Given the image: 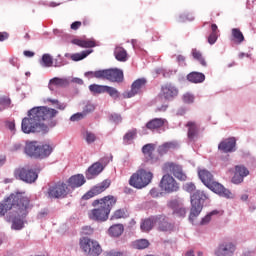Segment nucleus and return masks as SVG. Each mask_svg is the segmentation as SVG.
<instances>
[{"instance_id": "nucleus-11", "label": "nucleus", "mask_w": 256, "mask_h": 256, "mask_svg": "<svg viewBox=\"0 0 256 256\" xmlns=\"http://www.w3.org/2000/svg\"><path fill=\"white\" fill-rule=\"evenodd\" d=\"M164 173H172L179 181H187V175L183 173V168L173 162H168L163 165Z\"/></svg>"}, {"instance_id": "nucleus-26", "label": "nucleus", "mask_w": 256, "mask_h": 256, "mask_svg": "<svg viewBox=\"0 0 256 256\" xmlns=\"http://www.w3.org/2000/svg\"><path fill=\"white\" fill-rule=\"evenodd\" d=\"M53 153V147L49 144L39 145L38 146V159H46Z\"/></svg>"}, {"instance_id": "nucleus-47", "label": "nucleus", "mask_w": 256, "mask_h": 256, "mask_svg": "<svg viewBox=\"0 0 256 256\" xmlns=\"http://www.w3.org/2000/svg\"><path fill=\"white\" fill-rule=\"evenodd\" d=\"M195 17H193V14H182L179 16L180 23H185V21H193Z\"/></svg>"}, {"instance_id": "nucleus-6", "label": "nucleus", "mask_w": 256, "mask_h": 256, "mask_svg": "<svg viewBox=\"0 0 256 256\" xmlns=\"http://www.w3.org/2000/svg\"><path fill=\"white\" fill-rule=\"evenodd\" d=\"M207 199V194L203 191L197 190L191 195V209L189 215V221L193 223L196 217L201 215V211H203V203H205Z\"/></svg>"}, {"instance_id": "nucleus-29", "label": "nucleus", "mask_w": 256, "mask_h": 256, "mask_svg": "<svg viewBox=\"0 0 256 256\" xmlns=\"http://www.w3.org/2000/svg\"><path fill=\"white\" fill-rule=\"evenodd\" d=\"M187 79L190 83H203V81H205V74L201 72H192L188 74Z\"/></svg>"}, {"instance_id": "nucleus-62", "label": "nucleus", "mask_w": 256, "mask_h": 256, "mask_svg": "<svg viewBox=\"0 0 256 256\" xmlns=\"http://www.w3.org/2000/svg\"><path fill=\"white\" fill-rule=\"evenodd\" d=\"M100 164L103 165V167H105L106 165L109 164V157H104L100 160Z\"/></svg>"}, {"instance_id": "nucleus-15", "label": "nucleus", "mask_w": 256, "mask_h": 256, "mask_svg": "<svg viewBox=\"0 0 256 256\" xmlns=\"http://www.w3.org/2000/svg\"><path fill=\"white\" fill-rule=\"evenodd\" d=\"M160 95L164 97L166 101H173V99L179 95V90L173 84H165L161 88Z\"/></svg>"}, {"instance_id": "nucleus-44", "label": "nucleus", "mask_w": 256, "mask_h": 256, "mask_svg": "<svg viewBox=\"0 0 256 256\" xmlns=\"http://www.w3.org/2000/svg\"><path fill=\"white\" fill-rule=\"evenodd\" d=\"M173 214L176 216V217H185L187 215V209L185 207L180 206L178 207L177 209H175V211H173Z\"/></svg>"}, {"instance_id": "nucleus-19", "label": "nucleus", "mask_w": 256, "mask_h": 256, "mask_svg": "<svg viewBox=\"0 0 256 256\" xmlns=\"http://www.w3.org/2000/svg\"><path fill=\"white\" fill-rule=\"evenodd\" d=\"M186 127L188 129L187 137L188 141L195 142L197 139H199V124L194 121H189L186 124Z\"/></svg>"}, {"instance_id": "nucleus-42", "label": "nucleus", "mask_w": 256, "mask_h": 256, "mask_svg": "<svg viewBox=\"0 0 256 256\" xmlns=\"http://www.w3.org/2000/svg\"><path fill=\"white\" fill-rule=\"evenodd\" d=\"M219 211L213 210L212 212H209L205 217L202 218L200 225H209L211 223V217L213 215H217Z\"/></svg>"}, {"instance_id": "nucleus-38", "label": "nucleus", "mask_w": 256, "mask_h": 256, "mask_svg": "<svg viewBox=\"0 0 256 256\" xmlns=\"http://www.w3.org/2000/svg\"><path fill=\"white\" fill-rule=\"evenodd\" d=\"M83 137L88 145H91V143H95L97 141V136L95 133L86 130L83 134Z\"/></svg>"}, {"instance_id": "nucleus-13", "label": "nucleus", "mask_w": 256, "mask_h": 256, "mask_svg": "<svg viewBox=\"0 0 256 256\" xmlns=\"http://www.w3.org/2000/svg\"><path fill=\"white\" fill-rule=\"evenodd\" d=\"M147 85V79L139 78L134 81L131 85V90L123 93L124 99H131V97H135L138 93H141V89H143Z\"/></svg>"}, {"instance_id": "nucleus-8", "label": "nucleus", "mask_w": 256, "mask_h": 256, "mask_svg": "<svg viewBox=\"0 0 256 256\" xmlns=\"http://www.w3.org/2000/svg\"><path fill=\"white\" fill-rule=\"evenodd\" d=\"M80 247L88 256H99L103 253V249H101L99 242L91 238H82L80 240Z\"/></svg>"}, {"instance_id": "nucleus-49", "label": "nucleus", "mask_w": 256, "mask_h": 256, "mask_svg": "<svg viewBox=\"0 0 256 256\" xmlns=\"http://www.w3.org/2000/svg\"><path fill=\"white\" fill-rule=\"evenodd\" d=\"M243 179H245L243 176L236 174L235 172L232 177V183H234V185H239V183H243Z\"/></svg>"}, {"instance_id": "nucleus-60", "label": "nucleus", "mask_w": 256, "mask_h": 256, "mask_svg": "<svg viewBox=\"0 0 256 256\" xmlns=\"http://www.w3.org/2000/svg\"><path fill=\"white\" fill-rule=\"evenodd\" d=\"M150 195H151V197H159V191L157 190V188L151 189Z\"/></svg>"}, {"instance_id": "nucleus-24", "label": "nucleus", "mask_w": 256, "mask_h": 256, "mask_svg": "<svg viewBox=\"0 0 256 256\" xmlns=\"http://www.w3.org/2000/svg\"><path fill=\"white\" fill-rule=\"evenodd\" d=\"M179 147V143L177 141L165 142L164 144L158 147L159 155H167L169 151H173Z\"/></svg>"}, {"instance_id": "nucleus-20", "label": "nucleus", "mask_w": 256, "mask_h": 256, "mask_svg": "<svg viewBox=\"0 0 256 256\" xmlns=\"http://www.w3.org/2000/svg\"><path fill=\"white\" fill-rule=\"evenodd\" d=\"M156 227L159 231H173V224L169 223V220L164 215L155 216Z\"/></svg>"}, {"instance_id": "nucleus-28", "label": "nucleus", "mask_w": 256, "mask_h": 256, "mask_svg": "<svg viewBox=\"0 0 256 256\" xmlns=\"http://www.w3.org/2000/svg\"><path fill=\"white\" fill-rule=\"evenodd\" d=\"M115 59L117 61H120L122 63H125L127 61V50L125 48L117 46L114 50Z\"/></svg>"}, {"instance_id": "nucleus-12", "label": "nucleus", "mask_w": 256, "mask_h": 256, "mask_svg": "<svg viewBox=\"0 0 256 256\" xmlns=\"http://www.w3.org/2000/svg\"><path fill=\"white\" fill-rule=\"evenodd\" d=\"M16 177L25 183H35L37 181V172L29 168H21L15 172Z\"/></svg>"}, {"instance_id": "nucleus-10", "label": "nucleus", "mask_w": 256, "mask_h": 256, "mask_svg": "<svg viewBox=\"0 0 256 256\" xmlns=\"http://www.w3.org/2000/svg\"><path fill=\"white\" fill-rule=\"evenodd\" d=\"M160 187L162 191H165V193H175L179 191V184L175 178L169 174H166L162 177L160 181Z\"/></svg>"}, {"instance_id": "nucleus-58", "label": "nucleus", "mask_w": 256, "mask_h": 256, "mask_svg": "<svg viewBox=\"0 0 256 256\" xmlns=\"http://www.w3.org/2000/svg\"><path fill=\"white\" fill-rule=\"evenodd\" d=\"M79 27H81L80 21H75L71 24V29H73V31H77V29H79Z\"/></svg>"}, {"instance_id": "nucleus-55", "label": "nucleus", "mask_w": 256, "mask_h": 256, "mask_svg": "<svg viewBox=\"0 0 256 256\" xmlns=\"http://www.w3.org/2000/svg\"><path fill=\"white\" fill-rule=\"evenodd\" d=\"M67 79L69 80V85H71V83H76V85H83V79L81 78H73L68 76Z\"/></svg>"}, {"instance_id": "nucleus-1", "label": "nucleus", "mask_w": 256, "mask_h": 256, "mask_svg": "<svg viewBox=\"0 0 256 256\" xmlns=\"http://www.w3.org/2000/svg\"><path fill=\"white\" fill-rule=\"evenodd\" d=\"M59 115V111L46 106H38L28 111V117L22 119L21 129L26 134L42 133L47 134L49 127L57 126L55 119Z\"/></svg>"}, {"instance_id": "nucleus-27", "label": "nucleus", "mask_w": 256, "mask_h": 256, "mask_svg": "<svg viewBox=\"0 0 256 256\" xmlns=\"http://www.w3.org/2000/svg\"><path fill=\"white\" fill-rule=\"evenodd\" d=\"M231 41H234V43H237L238 45H241V43L245 41V36L239 28H233L231 30Z\"/></svg>"}, {"instance_id": "nucleus-32", "label": "nucleus", "mask_w": 256, "mask_h": 256, "mask_svg": "<svg viewBox=\"0 0 256 256\" xmlns=\"http://www.w3.org/2000/svg\"><path fill=\"white\" fill-rule=\"evenodd\" d=\"M72 43H73V45H78V47H84L86 49H89L91 47H95V40L73 39Z\"/></svg>"}, {"instance_id": "nucleus-21", "label": "nucleus", "mask_w": 256, "mask_h": 256, "mask_svg": "<svg viewBox=\"0 0 256 256\" xmlns=\"http://www.w3.org/2000/svg\"><path fill=\"white\" fill-rule=\"evenodd\" d=\"M104 169L105 166H103L101 162L92 164L86 171V179H95V177L100 175Z\"/></svg>"}, {"instance_id": "nucleus-57", "label": "nucleus", "mask_w": 256, "mask_h": 256, "mask_svg": "<svg viewBox=\"0 0 256 256\" xmlns=\"http://www.w3.org/2000/svg\"><path fill=\"white\" fill-rule=\"evenodd\" d=\"M110 119H112L114 123H121L122 121V118L119 114H111Z\"/></svg>"}, {"instance_id": "nucleus-5", "label": "nucleus", "mask_w": 256, "mask_h": 256, "mask_svg": "<svg viewBox=\"0 0 256 256\" xmlns=\"http://www.w3.org/2000/svg\"><path fill=\"white\" fill-rule=\"evenodd\" d=\"M92 75L95 79H102L106 81H111V83H121L123 82V70L119 68H110L97 71H89L85 73V77Z\"/></svg>"}, {"instance_id": "nucleus-59", "label": "nucleus", "mask_w": 256, "mask_h": 256, "mask_svg": "<svg viewBox=\"0 0 256 256\" xmlns=\"http://www.w3.org/2000/svg\"><path fill=\"white\" fill-rule=\"evenodd\" d=\"M22 147H23V145H21V143H15V144H13L11 151H19V150H21Z\"/></svg>"}, {"instance_id": "nucleus-3", "label": "nucleus", "mask_w": 256, "mask_h": 256, "mask_svg": "<svg viewBox=\"0 0 256 256\" xmlns=\"http://www.w3.org/2000/svg\"><path fill=\"white\" fill-rule=\"evenodd\" d=\"M115 203H117V199L113 196H106L100 200H95L92 203L93 207H97V205L99 207L90 212V219L93 221H107V219H109V213H111V209H113Z\"/></svg>"}, {"instance_id": "nucleus-35", "label": "nucleus", "mask_w": 256, "mask_h": 256, "mask_svg": "<svg viewBox=\"0 0 256 256\" xmlns=\"http://www.w3.org/2000/svg\"><path fill=\"white\" fill-rule=\"evenodd\" d=\"M106 85H99V84H91L89 86V91L92 95H101L105 93Z\"/></svg>"}, {"instance_id": "nucleus-40", "label": "nucleus", "mask_w": 256, "mask_h": 256, "mask_svg": "<svg viewBox=\"0 0 256 256\" xmlns=\"http://www.w3.org/2000/svg\"><path fill=\"white\" fill-rule=\"evenodd\" d=\"M47 101L49 103H52V105H55L56 109H59L60 111H65V109L67 108V103H61L57 99L48 98Z\"/></svg>"}, {"instance_id": "nucleus-31", "label": "nucleus", "mask_w": 256, "mask_h": 256, "mask_svg": "<svg viewBox=\"0 0 256 256\" xmlns=\"http://www.w3.org/2000/svg\"><path fill=\"white\" fill-rule=\"evenodd\" d=\"M141 229L147 233V231H151L154 227H156V222H155V216H152L146 220H144L141 223Z\"/></svg>"}, {"instance_id": "nucleus-25", "label": "nucleus", "mask_w": 256, "mask_h": 256, "mask_svg": "<svg viewBox=\"0 0 256 256\" xmlns=\"http://www.w3.org/2000/svg\"><path fill=\"white\" fill-rule=\"evenodd\" d=\"M165 123H167L166 119L154 118L146 124V129H149L150 131H157V129H161Z\"/></svg>"}, {"instance_id": "nucleus-41", "label": "nucleus", "mask_w": 256, "mask_h": 256, "mask_svg": "<svg viewBox=\"0 0 256 256\" xmlns=\"http://www.w3.org/2000/svg\"><path fill=\"white\" fill-rule=\"evenodd\" d=\"M134 247L135 249H147V247H149V240L147 239L136 240L134 242Z\"/></svg>"}, {"instance_id": "nucleus-14", "label": "nucleus", "mask_w": 256, "mask_h": 256, "mask_svg": "<svg viewBox=\"0 0 256 256\" xmlns=\"http://www.w3.org/2000/svg\"><path fill=\"white\" fill-rule=\"evenodd\" d=\"M218 151H222V153H235L237 151V140L233 137L222 140L218 145Z\"/></svg>"}, {"instance_id": "nucleus-7", "label": "nucleus", "mask_w": 256, "mask_h": 256, "mask_svg": "<svg viewBox=\"0 0 256 256\" xmlns=\"http://www.w3.org/2000/svg\"><path fill=\"white\" fill-rule=\"evenodd\" d=\"M153 179V173L140 169L134 173L129 179V185L135 189H143L151 183Z\"/></svg>"}, {"instance_id": "nucleus-23", "label": "nucleus", "mask_w": 256, "mask_h": 256, "mask_svg": "<svg viewBox=\"0 0 256 256\" xmlns=\"http://www.w3.org/2000/svg\"><path fill=\"white\" fill-rule=\"evenodd\" d=\"M24 151L29 157L39 159V145L37 142H27Z\"/></svg>"}, {"instance_id": "nucleus-61", "label": "nucleus", "mask_w": 256, "mask_h": 256, "mask_svg": "<svg viewBox=\"0 0 256 256\" xmlns=\"http://www.w3.org/2000/svg\"><path fill=\"white\" fill-rule=\"evenodd\" d=\"M23 55H24L25 57H35V52L29 51V50H25V51L23 52Z\"/></svg>"}, {"instance_id": "nucleus-56", "label": "nucleus", "mask_w": 256, "mask_h": 256, "mask_svg": "<svg viewBox=\"0 0 256 256\" xmlns=\"http://www.w3.org/2000/svg\"><path fill=\"white\" fill-rule=\"evenodd\" d=\"M217 39H218V36L217 34L215 33H211L208 37V43L210 45H215V43H217Z\"/></svg>"}, {"instance_id": "nucleus-34", "label": "nucleus", "mask_w": 256, "mask_h": 256, "mask_svg": "<svg viewBox=\"0 0 256 256\" xmlns=\"http://www.w3.org/2000/svg\"><path fill=\"white\" fill-rule=\"evenodd\" d=\"M39 63L41 67H53V56H51V54H43Z\"/></svg>"}, {"instance_id": "nucleus-52", "label": "nucleus", "mask_w": 256, "mask_h": 256, "mask_svg": "<svg viewBox=\"0 0 256 256\" xmlns=\"http://www.w3.org/2000/svg\"><path fill=\"white\" fill-rule=\"evenodd\" d=\"M0 105H2L3 107H9L11 105V99L6 96H1Z\"/></svg>"}, {"instance_id": "nucleus-39", "label": "nucleus", "mask_w": 256, "mask_h": 256, "mask_svg": "<svg viewBox=\"0 0 256 256\" xmlns=\"http://www.w3.org/2000/svg\"><path fill=\"white\" fill-rule=\"evenodd\" d=\"M105 93H108V95L112 97V99H119V97H121V93H119V90L111 86H106Z\"/></svg>"}, {"instance_id": "nucleus-48", "label": "nucleus", "mask_w": 256, "mask_h": 256, "mask_svg": "<svg viewBox=\"0 0 256 256\" xmlns=\"http://www.w3.org/2000/svg\"><path fill=\"white\" fill-rule=\"evenodd\" d=\"M183 101L187 104H191L195 101V96L191 93H186L183 95Z\"/></svg>"}, {"instance_id": "nucleus-30", "label": "nucleus", "mask_w": 256, "mask_h": 256, "mask_svg": "<svg viewBox=\"0 0 256 256\" xmlns=\"http://www.w3.org/2000/svg\"><path fill=\"white\" fill-rule=\"evenodd\" d=\"M123 231H125V228L122 224H115L109 228L108 233L111 237H120V235H123Z\"/></svg>"}, {"instance_id": "nucleus-16", "label": "nucleus", "mask_w": 256, "mask_h": 256, "mask_svg": "<svg viewBox=\"0 0 256 256\" xmlns=\"http://www.w3.org/2000/svg\"><path fill=\"white\" fill-rule=\"evenodd\" d=\"M66 87H69V79L67 77H54L48 83L50 91H57V89H65Z\"/></svg>"}, {"instance_id": "nucleus-37", "label": "nucleus", "mask_w": 256, "mask_h": 256, "mask_svg": "<svg viewBox=\"0 0 256 256\" xmlns=\"http://www.w3.org/2000/svg\"><path fill=\"white\" fill-rule=\"evenodd\" d=\"M192 57H194L197 61H199L200 65H202V67L207 66V62L205 61V58H203V55L201 54V52L199 50L192 49Z\"/></svg>"}, {"instance_id": "nucleus-51", "label": "nucleus", "mask_w": 256, "mask_h": 256, "mask_svg": "<svg viewBox=\"0 0 256 256\" xmlns=\"http://www.w3.org/2000/svg\"><path fill=\"white\" fill-rule=\"evenodd\" d=\"M125 217V209H118L114 212V219H123Z\"/></svg>"}, {"instance_id": "nucleus-9", "label": "nucleus", "mask_w": 256, "mask_h": 256, "mask_svg": "<svg viewBox=\"0 0 256 256\" xmlns=\"http://www.w3.org/2000/svg\"><path fill=\"white\" fill-rule=\"evenodd\" d=\"M69 193V187L63 182L51 184L48 188V197L50 199H61Z\"/></svg>"}, {"instance_id": "nucleus-17", "label": "nucleus", "mask_w": 256, "mask_h": 256, "mask_svg": "<svg viewBox=\"0 0 256 256\" xmlns=\"http://www.w3.org/2000/svg\"><path fill=\"white\" fill-rule=\"evenodd\" d=\"M111 185V183H109V181L104 180L102 183L94 186L90 191H88L83 197L82 199L88 200L91 199L93 197H95V195H100V193H103V191H105L106 189H108V187Z\"/></svg>"}, {"instance_id": "nucleus-50", "label": "nucleus", "mask_w": 256, "mask_h": 256, "mask_svg": "<svg viewBox=\"0 0 256 256\" xmlns=\"http://www.w3.org/2000/svg\"><path fill=\"white\" fill-rule=\"evenodd\" d=\"M93 111H95V106L93 104H87L82 113H85V117H87V115H89V113H93Z\"/></svg>"}, {"instance_id": "nucleus-43", "label": "nucleus", "mask_w": 256, "mask_h": 256, "mask_svg": "<svg viewBox=\"0 0 256 256\" xmlns=\"http://www.w3.org/2000/svg\"><path fill=\"white\" fill-rule=\"evenodd\" d=\"M235 173L245 178L249 175V170L245 166H236Z\"/></svg>"}, {"instance_id": "nucleus-54", "label": "nucleus", "mask_w": 256, "mask_h": 256, "mask_svg": "<svg viewBox=\"0 0 256 256\" xmlns=\"http://www.w3.org/2000/svg\"><path fill=\"white\" fill-rule=\"evenodd\" d=\"M195 184L190 182V183H186L184 185V191H187L188 193H193V191H195Z\"/></svg>"}, {"instance_id": "nucleus-63", "label": "nucleus", "mask_w": 256, "mask_h": 256, "mask_svg": "<svg viewBox=\"0 0 256 256\" xmlns=\"http://www.w3.org/2000/svg\"><path fill=\"white\" fill-rule=\"evenodd\" d=\"M9 39V34L7 32L0 33V41H5Z\"/></svg>"}, {"instance_id": "nucleus-53", "label": "nucleus", "mask_w": 256, "mask_h": 256, "mask_svg": "<svg viewBox=\"0 0 256 256\" xmlns=\"http://www.w3.org/2000/svg\"><path fill=\"white\" fill-rule=\"evenodd\" d=\"M136 135H137V132L135 130L130 131L125 134L124 141H133V139H135Z\"/></svg>"}, {"instance_id": "nucleus-45", "label": "nucleus", "mask_w": 256, "mask_h": 256, "mask_svg": "<svg viewBox=\"0 0 256 256\" xmlns=\"http://www.w3.org/2000/svg\"><path fill=\"white\" fill-rule=\"evenodd\" d=\"M182 205L183 204L181 200L178 199H173L168 202V207H170V209H173V211H175V209H179V207Z\"/></svg>"}, {"instance_id": "nucleus-64", "label": "nucleus", "mask_w": 256, "mask_h": 256, "mask_svg": "<svg viewBox=\"0 0 256 256\" xmlns=\"http://www.w3.org/2000/svg\"><path fill=\"white\" fill-rule=\"evenodd\" d=\"M177 61H178V63H185V58H184V56H183V55L177 56Z\"/></svg>"}, {"instance_id": "nucleus-18", "label": "nucleus", "mask_w": 256, "mask_h": 256, "mask_svg": "<svg viewBox=\"0 0 256 256\" xmlns=\"http://www.w3.org/2000/svg\"><path fill=\"white\" fill-rule=\"evenodd\" d=\"M235 253V244L224 242L218 246L215 251L216 256H233Z\"/></svg>"}, {"instance_id": "nucleus-22", "label": "nucleus", "mask_w": 256, "mask_h": 256, "mask_svg": "<svg viewBox=\"0 0 256 256\" xmlns=\"http://www.w3.org/2000/svg\"><path fill=\"white\" fill-rule=\"evenodd\" d=\"M67 183L68 187H70L71 189L83 187V185H85L86 183L85 176H83V174L73 175L68 179Z\"/></svg>"}, {"instance_id": "nucleus-4", "label": "nucleus", "mask_w": 256, "mask_h": 256, "mask_svg": "<svg viewBox=\"0 0 256 256\" xmlns=\"http://www.w3.org/2000/svg\"><path fill=\"white\" fill-rule=\"evenodd\" d=\"M198 176L203 185L210 189V191H213V193H216V195H219L220 197H224L225 199H231V191L229 189L223 187V184L219 182H215V179L213 178V174L209 172L207 169H201L198 170Z\"/></svg>"}, {"instance_id": "nucleus-36", "label": "nucleus", "mask_w": 256, "mask_h": 256, "mask_svg": "<svg viewBox=\"0 0 256 256\" xmlns=\"http://www.w3.org/2000/svg\"><path fill=\"white\" fill-rule=\"evenodd\" d=\"M93 53V50H84L80 53H75L71 55L72 61H83L86 57H89Z\"/></svg>"}, {"instance_id": "nucleus-2", "label": "nucleus", "mask_w": 256, "mask_h": 256, "mask_svg": "<svg viewBox=\"0 0 256 256\" xmlns=\"http://www.w3.org/2000/svg\"><path fill=\"white\" fill-rule=\"evenodd\" d=\"M29 209H31V200L25 192H15L0 203V217L10 211L8 221L12 222V229L21 231L24 225L23 219L27 217Z\"/></svg>"}, {"instance_id": "nucleus-33", "label": "nucleus", "mask_w": 256, "mask_h": 256, "mask_svg": "<svg viewBox=\"0 0 256 256\" xmlns=\"http://www.w3.org/2000/svg\"><path fill=\"white\" fill-rule=\"evenodd\" d=\"M153 151H155V144H146L142 147V153L145 155L148 161L153 159Z\"/></svg>"}, {"instance_id": "nucleus-46", "label": "nucleus", "mask_w": 256, "mask_h": 256, "mask_svg": "<svg viewBox=\"0 0 256 256\" xmlns=\"http://www.w3.org/2000/svg\"><path fill=\"white\" fill-rule=\"evenodd\" d=\"M81 119H85V113L83 112H78L70 117V121L72 122L81 121Z\"/></svg>"}]
</instances>
